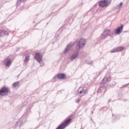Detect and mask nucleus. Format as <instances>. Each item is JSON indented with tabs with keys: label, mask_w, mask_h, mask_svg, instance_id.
<instances>
[{
	"label": "nucleus",
	"mask_w": 129,
	"mask_h": 129,
	"mask_svg": "<svg viewBox=\"0 0 129 129\" xmlns=\"http://www.w3.org/2000/svg\"><path fill=\"white\" fill-rule=\"evenodd\" d=\"M86 45V40L85 39L82 38L79 40V42H78L77 46H76V48L77 50L83 48Z\"/></svg>",
	"instance_id": "nucleus-1"
},
{
	"label": "nucleus",
	"mask_w": 129,
	"mask_h": 129,
	"mask_svg": "<svg viewBox=\"0 0 129 129\" xmlns=\"http://www.w3.org/2000/svg\"><path fill=\"white\" fill-rule=\"evenodd\" d=\"M109 5V2L108 0H102L99 2V5L101 8L107 7Z\"/></svg>",
	"instance_id": "nucleus-2"
},
{
	"label": "nucleus",
	"mask_w": 129,
	"mask_h": 129,
	"mask_svg": "<svg viewBox=\"0 0 129 129\" xmlns=\"http://www.w3.org/2000/svg\"><path fill=\"white\" fill-rule=\"evenodd\" d=\"M8 89L6 88H3L0 90V96H4L5 95H8Z\"/></svg>",
	"instance_id": "nucleus-3"
},
{
	"label": "nucleus",
	"mask_w": 129,
	"mask_h": 129,
	"mask_svg": "<svg viewBox=\"0 0 129 129\" xmlns=\"http://www.w3.org/2000/svg\"><path fill=\"white\" fill-rule=\"evenodd\" d=\"M71 121V119H68V120L65 121L63 123L61 124L60 125L58 126L56 129H63L67 125H68V123H69Z\"/></svg>",
	"instance_id": "nucleus-4"
},
{
	"label": "nucleus",
	"mask_w": 129,
	"mask_h": 129,
	"mask_svg": "<svg viewBox=\"0 0 129 129\" xmlns=\"http://www.w3.org/2000/svg\"><path fill=\"white\" fill-rule=\"evenodd\" d=\"M109 32H110V30H105L104 32H103L102 34H101V39H105L109 35Z\"/></svg>",
	"instance_id": "nucleus-5"
},
{
	"label": "nucleus",
	"mask_w": 129,
	"mask_h": 129,
	"mask_svg": "<svg viewBox=\"0 0 129 129\" xmlns=\"http://www.w3.org/2000/svg\"><path fill=\"white\" fill-rule=\"evenodd\" d=\"M86 92L83 89V88H79V90H78V94L79 95V96H83V95H85Z\"/></svg>",
	"instance_id": "nucleus-6"
},
{
	"label": "nucleus",
	"mask_w": 129,
	"mask_h": 129,
	"mask_svg": "<svg viewBox=\"0 0 129 129\" xmlns=\"http://www.w3.org/2000/svg\"><path fill=\"white\" fill-rule=\"evenodd\" d=\"M124 48L123 47H118L117 48L111 50V53H115L116 52H120V51L123 50Z\"/></svg>",
	"instance_id": "nucleus-7"
},
{
	"label": "nucleus",
	"mask_w": 129,
	"mask_h": 129,
	"mask_svg": "<svg viewBox=\"0 0 129 129\" xmlns=\"http://www.w3.org/2000/svg\"><path fill=\"white\" fill-rule=\"evenodd\" d=\"M5 64L7 67H9L11 65V60L9 57H7L5 59Z\"/></svg>",
	"instance_id": "nucleus-8"
},
{
	"label": "nucleus",
	"mask_w": 129,
	"mask_h": 129,
	"mask_svg": "<svg viewBox=\"0 0 129 129\" xmlns=\"http://www.w3.org/2000/svg\"><path fill=\"white\" fill-rule=\"evenodd\" d=\"M35 58H36V61H38L39 62H40L41 61H42L41 55L38 52L36 53Z\"/></svg>",
	"instance_id": "nucleus-9"
},
{
	"label": "nucleus",
	"mask_w": 129,
	"mask_h": 129,
	"mask_svg": "<svg viewBox=\"0 0 129 129\" xmlns=\"http://www.w3.org/2000/svg\"><path fill=\"white\" fill-rule=\"evenodd\" d=\"M122 30L123 25H121V26L118 27V28H116V31H115V33H116V34H120V33H121Z\"/></svg>",
	"instance_id": "nucleus-10"
},
{
	"label": "nucleus",
	"mask_w": 129,
	"mask_h": 129,
	"mask_svg": "<svg viewBox=\"0 0 129 129\" xmlns=\"http://www.w3.org/2000/svg\"><path fill=\"white\" fill-rule=\"evenodd\" d=\"M9 33L8 31L4 29H0V37L4 35H8Z\"/></svg>",
	"instance_id": "nucleus-11"
},
{
	"label": "nucleus",
	"mask_w": 129,
	"mask_h": 129,
	"mask_svg": "<svg viewBox=\"0 0 129 129\" xmlns=\"http://www.w3.org/2000/svg\"><path fill=\"white\" fill-rule=\"evenodd\" d=\"M73 45V44H72V43H70L69 44H68L66 48H65V49H64V53H66L67 52L69 51V50L70 49V48L72 47V46Z\"/></svg>",
	"instance_id": "nucleus-12"
},
{
	"label": "nucleus",
	"mask_w": 129,
	"mask_h": 129,
	"mask_svg": "<svg viewBox=\"0 0 129 129\" xmlns=\"http://www.w3.org/2000/svg\"><path fill=\"white\" fill-rule=\"evenodd\" d=\"M65 75L64 74H60L57 76V78L58 80H63L65 78Z\"/></svg>",
	"instance_id": "nucleus-13"
},
{
	"label": "nucleus",
	"mask_w": 129,
	"mask_h": 129,
	"mask_svg": "<svg viewBox=\"0 0 129 129\" xmlns=\"http://www.w3.org/2000/svg\"><path fill=\"white\" fill-rule=\"evenodd\" d=\"M78 56V52H76L75 53H73V54H72V56H71L70 59L72 60H74L75 59H76V58H77Z\"/></svg>",
	"instance_id": "nucleus-14"
},
{
	"label": "nucleus",
	"mask_w": 129,
	"mask_h": 129,
	"mask_svg": "<svg viewBox=\"0 0 129 129\" xmlns=\"http://www.w3.org/2000/svg\"><path fill=\"white\" fill-rule=\"evenodd\" d=\"M122 4V3H119V4L116 6V9L117 10L119 9L120 8H121Z\"/></svg>",
	"instance_id": "nucleus-15"
},
{
	"label": "nucleus",
	"mask_w": 129,
	"mask_h": 129,
	"mask_svg": "<svg viewBox=\"0 0 129 129\" xmlns=\"http://www.w3.org/2000/svg\"><path fill=\"white\" fill-rule=\"evenodd\" d=\"M108 79L109 78L107 77L104 78L103 79V82H102L103 84H104L105 82H107Z\"/></svg>",
	"instance_id": "nucleus-16"
},
{
	"label": "nucleus",
	"mask_w": 129,
	"mask_h": 129,
	"mask_svg": "<svg viewBox=\"0 0 129 129\" xmlns=\"http://www.w3.org/2000/svg\"><path fill=\"white\" fill-rule=\"evenodd\" d=\"M19 85V82H18L17 83H15L14 84L13 86L14 87H17Z\"/></svg>",
	"instance_id": "nucleus-17"
},
{
	"label": "nucleus",
	"mask_w": 129,
	"mask_h": 129,
	"mask_svg": "<svg viewBox=\"0 0 129 129\" xmlns=\"http://www.w3.org/2000/svg\"><path fill=\"white\" fill-rule=\"evenodd\" d=\"M30 59V57L28 56H25V61H28Z\"/></svg>",
	"instance_id": "nucleus-18"
},
{
	"label": "nucleus",
	"mask_w": 129,
	"mask_h": 129,
	"mask_svg": "<svg viewBox=\"0 0 129 129\" xmlns=\"http://www.w3.org/2000/svg\"><path fill=\"white\" fill-rule=\"evenodd\" d=\"M79 102V99H77V101H76V102Z\"/></svg>",
	"instance_id": "nucleus-19"
},
{
	"label": "nucleus",
	"mask_w": 129,
	"mask_h": 129,
	"mask_svg": "<svg viewBox=\"0 0 129 129\" xmlns=\"http://www.w3.org/2000/svg\"><path fill=\"white\" fill-rule=\"evenodd\" d=\"M19 1L21 2V1H24L25 0H19Z\"/></svg>",
	"instance_id": "nucleus-20"
}]
</instances>
